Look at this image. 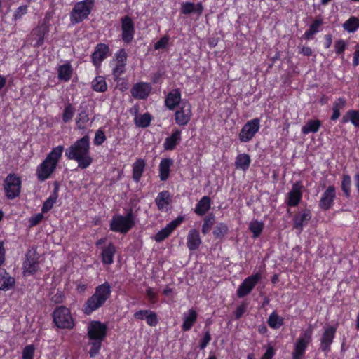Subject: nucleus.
Returning a JSON list of instances; mask_svg holds the SVG:
<instances>
[{
  "mask_svg": "<svg viewBox=\"0 0 359 359\" xmlns=\"http://www.w3.org/2000/svg\"><path fill=\"white\" fill-rule=\"evenodd\" d=\"M65 156L69 160L78 163V167L86 169L92 163L90 156V142L88 136H84L76 141L65 151Z\"/></svg>",
  "mask_w": 359,
  "mask_h": 359,
  "instance_id": "1",
  "label": "nucleus"
},
{
  "mask_svg": "<svg viewBox=\"0 0 359 359\" xmlns=\"http://www.w3.org/2000/svg\"><path fill=\"white\" fill-rule=\"evenodd\" d=\"M107 331V325L100 321L93 320L88 324L87 337L90 346L88 353L91 358L99 353L102 343L106 338Z\"/></svg>",
  "mask_w": 359,
  "mask_h": 359,
  "instance_id": "2",
  "label": "nucleus"
},
{
  "mask_svg": "<svg viewBox=\"0 0 359 359\" xmlns=\"http://www.w3.org/2000/svg\"><path fill=\"white\" fill-rule=\"evenodd\" d=\"M64 151V147L59 145L48 153L45 160L38 165L36 175L40 181L47 180L55 170Z\"/></svg>",
  "mask_w": 359,
  "mask_h": 359,
  "instance_id": "3",
  "label": "nucleus"
},
{
  "mask_svg": "<svg viewBox=\"0 0 359 359\" xmlns=\"http://www.w3.org/2000/svg\"><path fill=\"white\" fill-rule=\"evenodd\" d=\"M111 292V286L108 283H104L97 287L94 294L85 303L83 312L89 315L99 309L110 297Z\"/></svg>",
  "mask_w": 359,
  "mask_h": 359,
  "instance_id": "4",
  "label": "nucleus"
},
{
  "mask_svg": "<svg viewBox=\"0 0 359 359\" xmlns=\"http://www.w3.org/2000/svg\"><path fill=\"white\" fill-rule=\"evenodd\" d=\"M313 327L310 325L307 329L302 330L298 339L294 344L292 353V359H304L305 353L312 341Z\"/></svg>",
  "mask_w": 359,
  "mask_h": 359,
  "instance_id": "5",
  "label": "nucleus"
},
{
  "mask_svg": "<svg viewBox=\"0 0 359 359\" xmlns=\"http://www.w3.org/2000/svg\"><path fill=\"white\" fill-rule=\"evenodd\" d=\"M94 4V0H83L75 4L71 13L70 21L72 24L81 22L89 15Z\"/></svg>",
  "mask_w": 359,
  "mask_h": 359,
  "instance_id": "6",
  "label": "nucleus"
},
{
  "mask_svg": "<svg viewBox=\"0 0 359 359\" xmlns=\"http://www.w3.org/2000/svg\"><path fill=\"white\" fill-rule=\"evenodd\" d=\"M53 322L61 329H72L74 326V320L70 311L65 306H59L55 309L53 314Z\"/></svg>",
  "mask_w": 359,
  "mask_h": 359,
  "instance_id": "7",
  "label": "nucleus"
},
{
  "mask_svg": "<svg viewBox=\"0 0 359 359\" xmlns=\"http://www.w3.org/2000/svg\"><path fill=\"white\" fill-rule=\"evenodd\" d=\"M134 224L131 213L125 216L117 215L114 216L111 220L110 229L112 231L126 233L134 226Z\"/></svg>",
  "mask_w": 359,
  "mask_h": 359,
  "instance_id": "8",
  "label": "nucleus"
},
{
  "mask_svg": "<svg viewBox=\"0 0 359 359\" xmlns=\"http://www.w3.org/2000/svg\"><path fill=\"white\" fill-rule=\"evenodd\" d=\"M260 128L259 118H253L247 121L242 127L238 138L241 142H248L251 141Z\"/></svg>",
  "mask_w": 359,
  "mask_h": 359,
  "instance_id": "9",
  "label": "nucleus"
},
{
  "mask_svg": "<svg viewBox=\"0 0 359 359\" xmlns=\"http://www.w3.org/2000/svg\"><path fill=\"white\" fill-rule=\"evenodd\" d=\"M4 189L8 198L13 199L18 196L21 191L20 178L14 174L8 175L4 180Z\"/></svg>",
  "mask_w": 359,
  "mask_h": 359,
  "instance_id": "10",
  "label": "nucleus"
},
{
  "mask_svg": "<svg viewBox=\"0 0 359 359\" xmlns=\"http://www.w3.org/2000/svg\"><path fill=\"white\" fill-rule=\"evenodd\" d=\"M39 256L35 250H29L25 255L22 264V272L25 276L34 274L39 269Z\"/></svg>",
  "mask_w": 359,
  "mask_h": 359,
  "instance_id": "11",
  "label": "nucleus"
},
{
  "mask_svg": "<svg viewBox=\"0 0 359 359\" xmlns=\"http://www.w3.org/2000/svg\"><path fill=\"white\" fill-rule=\"evenodd\" d=\"M126 61L127 53L126 50L124 49L118 50L110 62L112 74L116 79L118 78L125 72Z\"/></svg>",
  "mask_w": 359,
  "mask_h": 359,
  "instance_id": "12",
  "label": "nucleus"
},
{
  "mask_svg": "<svg viewBox=\"0 0 359 359\" xmlns=\"http://www.w3.org/2000/svg\"><path fill=\"white\" fill-rule=\"evenodd\" d=\"M262 278V273L257 272L245 278L237 290V296L242 298L249 294Z\"/></svg>",
  "mask_w": 359,
  "mask_h": 359,
  "instance_id": "13",
  "label": "nucleus"
},
{
  "mask_svg": "<svg viewBox=\"0 0 359 359\" xmlns=\"http://www.w3.org/2000/svg\"><path fill=\"white\" fill-rule=\"evenodd\" d=\"M191 104L187 100L182 101L175 114L176 123L180 126H186L191 120Z\"/></svg>",
  "mask_w": 359,
  "mask_h": 359,
  "instance_id": "14",
  "label": "nucleus"
},
{
  "mask_svg": "<svg viewBox=\"0 0 359 359\" xmlns=\"http://www.w3.org/2000/svg\"><path fill=\"white\" fill-rule=\"evenodd\" d=\"M121 23L122 40L127 43H130L135 35L134 22L130 16L126 15L121 19Z\"/></svg>",
  "mask_w": 359,
  "mask_h": 359,
  "instance_id": "15",
  "label": "nucleus"
},
{
  "mask_svg": "<svg viewBox=\"0 0 359 359\" xmlns=\"http://www.w3.org/2000/svg\"><path fill=\"white\" fill-rule=\"evenodd\" d=\"M303 185L301 182L293 184L291 190L287 193L285 203L288 206H297L302 198Z\"/></svg>",
  "mask_w": 359,
  "mask_h": 359,
  "instance_id": "16",
  "label": "nucleus"
},
{
  "mask_svg": "<svg viewBox=\"0 0 359 359\" xmlns=\"http://www.w3.org/2000/svg\"><path fill=\"white\" fill-rule=\"evenodd\" d=\"M152 89L151 84L147 82H138L133 85L130 90L132 96L135 99H146Z\"/></svg>",
  "mask_w": 359,
  "mask_h": 359,
  "instance_id": "17",
  "label": "nucleus"
},
{
  "mask_svg": "<svg viewBox=\"0 0 359 359\" xmlns=\"http://www.w3.org/2000/svg\"><path fill=\"white\" fill-rule=\"evenodd\" d=\"M183 219L184 218L182 217H178L177 219L170 222L165 228L160 230L154 236V240L156 242H161L165 240L182 222Z\"/></svg>",
  "mask_w": 359,
  "mask_h": 359,
  "instance_id": "18",
  "label": "nucleus"
},
{
  "mask_svg": "<svg viewBox=\"0 0 359 359\" xmlns=\"http://www.w3.org/2000/svg\"><path fill=\"white\" fill-rule=\"evenodd\" d=\"M336 327L330 326L325 327L320 339V348L325 353H327L330 350V346L333 341V339L336 333Z\"/></svg>",
  "mask_w": 359,
  "mask_h": 359,
  "instance_id": "19",
  "label": "nucleus"
},
{
  "mask_svg": "<svg viewBox=\"0 0 359 359\" xmlns=\"http://www.w3.org/2000/svg\"><path fill=\"white\" fill-rule=\"evenodd\" d=\"M48 26L45 24L39 25L37 27L34 29L30 35L31 43L34 46H40L43 43L44 37L46 34L48 32Z\"/></svg>",
  "mask_w": 359,
  "mask_h": 359,
  "instance_id": "20",
  "label": "nucleus"
},
{
  "mask_svg": "<svg viewBox=\"0 0 359 359\" xmlns=\"http://www.w3.org/2000/svg\"><path fill=\"white\" fill-rule=\"evenodd\" d=\"M335 197V188L333 186H329L322 194L321 198L319 201L320 208L323 210L330 209L333 205Z\"/></svg>",
  "mask_w": 359,
  "mask_h": 359,
  "instance_id": "21",
  "label": "nucleus"
},
{
  "mask_svg": "<svg viewBox=\"0 0 359 359\" xmlns=\"http://www.w3.org/2000/svg\"><path fill=\"white\" fill-rule=\"evenodd\" d=\"M109 46L104 43H98L92 54V62L96 67L100 65L102 62L107 57L109 52Z\"/></svg>",
  "mask_w": 359,
  "mask_h": 359,
  "instance_id": "22",
  "label": "nucleus"
},
{
  "mask_svg": "<svg viewBox=\"0 0 359 359\" xmlns=\"http://www.w3.org/2000/svg\"><path fill=\"white\" fill-rule=\"evenodd\" d=\"M171 202L172 196L168 191H163L158 193L155 199V203L160 211L167 212L169 210Z\"/></svg>",
  "mask_w": 359,
  "mask_h": 359,
  "instance_id": "23",
  "label": "nucleus"
},
{
  "mask_svg": "<svg viewBox=\"0 0 359 359\" xmlns=\"http://www.w3.org/2000/svg\"><path fill=\"white\" fill-rule=\"evenodd\" d=\"M311 218V214L309 210L305 209L301 212L296 215L294 218V228L298 229L299 233H300L309 221Z\"/></svg>",
  "mask_w": 359,
  "mask_h": 359,
  "instance_id": "24",
  "label": "nucleus"
},
{
  "mask_svg": "<svg viewBox=\"0 0 359 359\" xmlns=\"http://www.w3.org/2000/svg\"><path fill=\"white\" fill-rule=\"evenodd\" d=\"M181 93L179 89H172L166 96L165 100V104L170 110H173L176 107L180 105Z\"/></svg>",
  "mask_w": 359,
  "mask_h": 359,
  "instance_id": "25",
  "label": "nucleus"
},
{
  "mask_svg": "<svg viewBox=\"0 0 359 359\" xmlns=\"http://www.w3.org/2000/svg\"><path fill=\"white\" fill-rule=\"evenodd\" d=\"M181 131L178 129L173 130L172 134L165 138L163 142V148L166 151H172L175 149L176 146L181 141Z\"/></svg>",
  "mask_w": 359,
  "mask_h": 359,
  "instance_id": "26",
  "label": "nucleus"
},
{
  "mask_svg": "<svg viewBox=\"0 0 359 359\" xmlns=\"http://www.w3.org/2000/svg\"><path fill=\"white\" fill-rule=\"evenodd\" d=\"M187 240V248L191 251L198 249L201 244L199 232L196 229H191L189 231Z\"/></svg>",
  "mask_w": 359,
  "mask_h": 359,
  "instance_id": "27",
  "label": "nucleus"
},
{
  "mask_svg": "<svg viewBox=\"0 0 359 359\" xmlns=\"http://www.w3.org/2000/svg\"><path fill=\"white\" fill-rule=\"evenodd\" d=\"M15 279L4 269H0V290L7 291L13 287Z\"/></svg>",
  "mask_w": 359,
  "mask_h": 359,
  "instance_id": "28",
  "label": "nucleus"
},
{
  "mask_svg": "<svg viewBox=\"0 0 359 359\" xmlns=\"http://www.w3.org/2000/svg\"><path fill=\"white\" fill-rule=\"evenodd\" d=\"M116 249L115 245L110 243L106 247L102 248L101 252L102 262L104 264H111L114 262V257Z\"/></svg>",
  "mask_w": 359,
  "mask_h": 359,
  "instance_id": "29",
  "label": "nucleus"
},
{
  "mask_svg": "<svg viewBox=\"0 0 359 359\" xmlns=\"http://www.w3.org/2000/svg\"><path fill=\"white\" fill-rule=\"evenodd\" d=\"M197 313L194 309H189L183 314V324L182 328L184 331L189 330L197 319Z\"/></svg>",
  "mask_w": 359,
  "mask_h": 359,
  "instance_id": "30",
  "label": "nucleus"
},
{
  "mask_svg": "<svg viewBox=\"0 0 359 359\" xmlns=\"http://www.w3.org/2000/svg\"><path fill=\"white\" fill-rule=\"evenodd\" d=\"M173 164L171 158H163L159 163V177L161 181H165L170 175V167Z\"/></svg>",
  "mask_w": 359,
  "mask_h": 359,
  "instance_id": "31",
  "label": "nucleus"
},
{
  "mask_svg": "<svg viewBox=\"0 0 359 359\" xmlns=\"http://www.w3.org/2000/svg\"><path fill=\"white\" fill-rule=\"evenodd\" d=\"M211 200L208 196H203L196 205L195 212L198 215H205L210 208Z\"/></svg>",
  "mask_w": 359,
  "mask_h": 359,
  "instance_id": "32",
  "label": "nucleus"
},
{
  "mask_svg": "<svg viewBox=\"0 0 359 359\" xmlns=\"http://www.w3.org/2000/svg\"><path fill=\"white\" fill-rule=\"evenodd\" d=\"M181 11L183 14L186 15L192 13H197L200 15L202 13L203 6L200 3L195 4L192 2H185L182 4Z\"/></svg>",
  "mask_w": 359,
  "mask_h": 359,
  "instance_id": "33",
  "label": "nucleus"
},
{
  "mask_svg": "<svg viewBox=\"0 0 359 359\" xmlns=\"http://www.w3.org/2000/svg\"><path fill=\"white\" fill-rule=\"evenodd\" d=\"M145 162L143 159H137L133 164V178L134 181L138 182L142 175L144 170Z\"/></svg>",
  "mask_w": 359,
  "mask_h": 359,
  "instance_id": "34",
  "label": "nucleus"
},
{
  "mask_svg": "<svg viewBox=\"0 0 359 359\" xmlns=\"http://www.w3.org/2000/svg\"><path fill=\"white\" fill-rule=\"evenodd\" d=\"M251 163L250 157L247 154H238L235 161L236 168L245 171L248 169Z\"/></svg>",
  "mask_w": 359,
  "mask_h": 359,
  "instance_id": "35",
  "label": "nucleus"
},
{
  "mask_svg": "<svg viewBox=\"0 0 359 359\" xmlns=\"http://www.w3.org/2000/svg\"><path fill=\"white\" fill-rule=\"evenodd\" d=\"M321 124V121L319 120H309L306 123L302 126V133L304 135H307L310 133H316L318 131Z\"/></svg>",
  "mask_w": 359,
  "mask_h": 359,
  "instance_id": "36",
  "label": "nucleus"
},
{
  "mask_svg": "<svg viewBox=\"0 0 359 359\" xmlns=\"http://www.w3.org/2000/svg\"><path fill=\"white\" fill-rule=\"evenodd\" d=\"M72 74V68L70 64H64L58 67V78L60 80L67 81Z\"/></svg>",
  "mask_w": 359,
  "mask_h": 359,
  "instance_id": "37",
  "label": "nucleus"
},
{
  "mask_svg": "<svg viewBox=\"0 0 359 359\" xmlns=\"http://www.w3.org/2000/svg\"><path fill=\"white\" fill-rule=\"evenodd\" d=\"M92 88L95 91L103 93L107 89V85L105 79L103 76H96L92 81Z\"/></svg>",
  "mask_w": 359,
  "mask_h": 359,
  "instance_id": "38",
  "label": "nucleus"
},
{
  "mask_svg": "<svg viewBox=\"0 0 359 359\" xmlns=\"http://www.w3.org/2000/svg\"><path fill=\"white\" fill-rule=\"evenodd\" d=\"M343 28L348 32H355L359 28V19L352 16L343 24Z\"/></svg>",
  "mask_w": 359,
  "mask_h": 359,
  "instance_id": "39",
  "label": "nucleus"
},
{
  "mask_svg": "<svg viewBox=\"0 0 359 359\" xmlns=\"http://www.w3.org/2000/svg\"><path fill=\"white\" fill-rule=\"evenodd\" d=\"M268 324L273 329H278L283 325V318L273 311L269 317Z\"/></svg>",
  "mask_w": 359,
  "mask_h": 359,
  "instance_id": "40",
  "label": "nucleus"
},
{
  "mask_svg": "<svg viewBox=\"0 0 359 359\" xmlns=\"http://www.w3.org/2000/svg\"><path fill=\"white\" fill-rule=\"evenodd\" d=\"M264 223L257 220L252 221L249 224V229L252 233L253 238H257L262 233Z\"/></svg>",
  "mask_w": 359,
  "mask_h": 359,
  "instance_id": "41",
  "label": "nucleus"
},
{
  "mask_svg": "<svg viewBox=\"0 0 359 359\" xmlns=\"http://www.w3.org/2000/svg\"><path fill=\"white\" fill-rule=\"evenodd\" d=\"M151 120V115L148 113H145L142 115L137 116L135 118V123L138 127L146 128L149 126Z\"/></svg>",
  "mask_w": 359,
  "mask_h": 359,
  "instance_id": "42",
  "label": "nucleus"
},
{
  "mask_svg": "<svg viewBox=\"0 0 359 359\" xmlns=\"http://www.w3.org/2000/svg\"><path fill=\"white\" fill-rule=\"evenodd\" d=\"M346 101L343 98H339L334 104L331 119L334 121L340 116V110L345 107Z\"/></svg>",
  "mask_w": 359,
  "mask_h": 359,
  "instance_id": "43",
  "label": "nucleus"
},
{
  "mask_svg": "<svg viewBox=\"0 0 359 359\" xmlns=\"http://www.w3.org/2000/svg\"><path fill=\"white\" fill-rule=\"evenodd\" d=\"M57 198V194L56 193L52 194L43 203L42 207V212H47L53 207L54 204L56 203Z\"/></svg>",
  "mask_w": 359,
  "mask_h": 359,
  "instance_id": "44",
  "label": "nucleus"
},
{
  "mask_svg": "<svg viewBox=\"0 0 359 359\" xmlns=\"http://www.w3.org/2000/svg\"><path fill=\"white\" fill-rule=\"evenodd\" d=\"M89 121L88 115L86 111L80 112L76 119V123L79 129H83L86 127Z\"/></svg>",
  "mask_w": 359,
  "mask_h": 359,
  "instance_id": "45",
  "label": "nucleus"
},
{
  "mask_svg": "<svg viewBox=\"0 0 359 359\" xmlns=\"http://www.w3.org/2000/svg\"><path fill=\"white\" fill-rule=\"evenodd\" d=\"M351 179L348 175H344L341 182V189L345 195L348 197L351 192Z\"/></svg>",
  "mask_w": 359,
  "mask_h": 359,
  "instance_id": "46",
  "label": "nucleus"
},
{
  "mask_svg": "<svg viewBox=\"0 0 359 359\" xmlns=\"http://www.w3.org/2000/svg\"><path fill=\"white\" fill-rule=\"evenodd\" d=\"M36 348L34 345L29 344L25 346L22 352V359H34Z\"/></svg>",
  "mask_w": 359,
  "mask_h": 359,
  "instance_id": "47",
  "label": "nucleus"
},
{
  "mask_svg": "<svg viewBox=\"0 0 359 359\" xmlns=\"http://www.w3.org/2000/svg\"><path fill=\"white\" fill-rule=\"evenodd\" d=\"M75 110L74 107L72 106V104H68L65 106L63 115H62V120L65 123H67L70 121L74 115Z\"/></svg>",
  "mask_w": 359,
  "mask_h": 359,
  "instance_id": "48",
  "label": "nucleus"
},
{
  "mask_svg": "<svg viewBox=\"0 0 359 359\" xmlns=\"http://www.w3.org/2000/svg\"><path fill=\"white\" fill-rule=\"evenodd\" d=\"M228 232V226L224 223H219L218 224L213 231L214 235L217 237H223Z\"/></svg>",
  "mask_w": 359,
  "mask_h": 359,
  "instance_id": "49",
  "label": "nucleus"
},
{
  "mask_svg": "<svg viewBox=\"0 0 359 359\" xmlns=\"http://www.w3.org/2000/svg\"><path fill=\"white\" fill-rule=\"evenodd\" d=\"M347 43L343 39L336 41L334 45L336 54L343 55L344 50L347 48Z\"/></svg>",
  "mask_w": 359,
  "mask_h": 359,
  "instance_id": "50",
  "label": "nucleus"
},
{
  "mask_svg": "<svg viewBox=\"0 0 359 359\" xmlns=\"http://www.w3.org/2000/svg\"><path fill=\"white\" fill-rule=\"evenodd\" d=\"M214 224V218L213 217H207L204 219V222H203V224L202 226V233L203 234H206L208 233L212 225Z\"/></svg>",
  "mask_w": 359,
  "mask_h": 359,
  "instance_id": "51",
  "label": "nucleus"
},
{
  "mask_svg": "<svg viewBox=\"0 0 359 359\" xmlns=\"http://www.w3.org/2000/svg\"><path fill=\"white\" fill-rule=\"evenodd\" d=\"M146 320L147 323L151 327H155L158 322L156 313L150 310H149Z\"/></svg>",
  "mask_w": 359,
  "mask_h": 359,
  "instance_id": "52",
  "label": "nucleus"
},
{
  "mask_svg": "<svg viewBox=\"0 0 359 359\" xmlns=\"http://www.w3.org/2000/svg\"><path fill=\"white\" fill-rule=\"evenodd\" d=\"M348 115L350 116V121L355 127H359V111L356 110L348 111Z\"/></svg>",
  "mask_w": 359,
  "mask_h": 359,
  "instance_id": "53",
  "label": "nucleus"
},
{
  "mask_svg": "<svg viewBox=\"0 0 359 359\" xmlns=\"http://www.w3.org/2000/svg\"><path fill=\"white\" fill-rule=\"evenodd\" d=\"M105 140L104 132L102 129L97 130L94 137V144L95 145H101Z\"/></svg>",
  "mask_w": 359,
  "mask_h": 359,
  "instance_id": "54",
  "label": "nucleus"
},
{
  "mask_svg": "<svg viewBox=\"0 0 359 359\" xmlns=\"http://www.w3.org/2000/svg\"><path fill=\"white\" fill-rule=\"evenodd\" d=\"M27 6L25 5L19 6L15 11L13 18L16 20L21 18L25 14L27 13Z\"/></svg>",
  "mask_w": 359,
  "mask_h": 359,
  "instance_id": "55",
  "label": "nucleus"
},
{
  "mask_svg": "<svg viewBox=\"0 0 359 359\" xmlns=\"http://www.w3.org/2000/svg\"><path fill=\"white\" fill-rule=\"evenodd\" d=\"M322 24L323 20L321 18H317L310 25L309 29L313 32V33L316 34L320 31V27Z\"/></svg>",
  "mask_w": 359,
  "mask_h": 359,
  "instance_id": "56",
  "label": "nucleus"
},
{
  "mask_svg": "<svg viewBox=\"0 0 359 359\" xmlns=\"http://www.w3.org/2000/svg\"><path fill=\"white\" fill-rule=\"evenodd\" d=\"M146 294H147V297L149 301L151 303H152V304L156 303V299H157V293L151 287H148L146 290Z\"/></svg>",
  "mask_w": 359,
  "mask_h": 359,
  "instance_id": "57",
  "label": "nucleus"
},
{
  "mask_svg": "<svg viewBox=\"0 0 359 359\" xmlns=\"http://www.w3.org/2000/svg\"><path fill=\"white\" fill-rule=\"evenodd\" d=\"M168 43V38L166 36L162 37L154 45V48L158 50L165 48Z\"/></svg>",
  "mask_w": 359,
  "mask_h": 359,
  "instance_id": "58",
  "label": "nucleus"
},
{
  "mask_svg": "<svg viewBox=\"0 0 359 359\" xmlns=\"http://www.w3.org/2000/svg\"><path fill=\"white\" fill-rule=\"evenodd\" d=\"M274 355H275L274 348L272 346H267L266 352L262 355L261 359H272L273 357L274 356Z\"/></svg>",
  "mask_w": 359,
  "mask_h": 359,
  "instance_id": "59",
  "label": "nucleus"
},
{
  "mask_svg": "<svg viewBox=\"0 0 359 359\" xmlns=\"http://www.w3.org/2000/svg\"><path fill=\"white\" fill-rule=\"evenodd\" d=\"M43 218L42 213H38L29 219L30 225L34 226L39 224Z\"/></svg>",
  "mask_w": 359,
  "mask_h": 359,
  "instance_id": "60",
  "label": "nucleus"
},
{
  "mask_svg": "<svg viewBox=\"0 0 359 359\" xmlns=\"http://www.w3.org/2000/svg\"><path fill=\"white\" fill-rule=\"evenodd\" d=\"M211 337L209 332H207L200 343V348L204 349L209 344Z\"/></svg>",
  "mask_w": 359,
  "mask_h": 359,
  "instance_id": "61",
  "label": "nucleus"
},
{
  "mask_svg": "<svg viewBox=\"0 0 359 359\" xmlns=\"http://www.w3.org/2000/svg\"><path fill=\"white\" fill-rule=\"evenodd\" d=\"M149 310H140L134 313V318L137 320L146 319Z\"/></svg>",
  "mask_w": 359,
  "mask_h": 359,
  "instance_id": "62",
  "label": "nucleus"
},
{
  "mask_svg": "<svg viewBox=\"0 0 359 359\" xmlns=\"http://www.w3.org/2000/svg\"><path fill=\"white\" fill-rule=\"evenodd\" d=\"M5 261V249L4 243L0 241V266L3 264Z\"/></svg>",
  "mask_w": 359,
  "mask_h": 359,
  "instance_id": "63",
  "label": "nucleus"
},
{
  "mask_svg": "<svg viewBox=\"0 0 359 359\" xmlns=\"http://www.w3.org/2000/svg\"><path fill=\"white\" fill-rule=\"evenodd\" d=\"M300 53L305 56H310L312 54V50L309 47H302Z\"/></svg>",
  "mask_w": 359,
  "mask_h": 359,
  "instance_id": "64",
  "label": "nucleus"
}]
</instances>
